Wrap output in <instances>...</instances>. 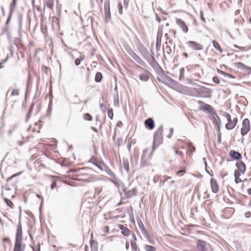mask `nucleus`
<instances>
[{
	"label": "nucleus",
	"mask_w": 251,
	"mask_h": 251,
	"mask_svg": "<svg viewBox=\"0 0 251 251\" xmlns=\"http://www.w3.org/2000/svg\"><path fill=\"white\" fill-rule=\"evenodd\" d=\"M224 116L228 122L226 125V128L228 130L233 129L237 124V118L234 117L233 119H231V116L227 113H225Z\"/></svg>",
	"instance_id": "f257e3e1"
},
{
	"label": "nucleus",
	"mask_w": 251,
	"mask_h": 251,
	"mask_svg": "<svg viewBox=\"0 0 251 251\" xmlns=\"http://www.w3.org/2000/svg\"><path fill=\"white\" fill-rule=\"evenodd\" d=\"M151 152L148 149H145L143 151L141 157V165L145 166L147 164V162L151 158Z\"/></svg>",
	"instance_id": "f03ea898"
},
{
	"label": "nucleus",
	"mask_w": 251,
	"mask_h": 251,
	"mask_svg": "<svg viewBox=\"0 0 251 251\" xmlns=\"http://www.w3.org/2000/svg\"><path fill=\"white\" fill-rule=\"evenodd\" d=\"M242 126L241 129V134L244 136L246 135L250 129V121L249 119H245L242 122Z\"/></svg>",
	"instance_id": "7ed1b4c3"
},
{
	"label": "nucleus",
	"mask_w": 251,
	"mask_h": 251,
	"mask_svg": "<svg viewBox=\"0 0 251 251\" xmlns=\"http://www.w3.org/2000/svg\"><path fill=\"white\" fill-rule=\"evenodd\" d=\"M188 46L194 50H203V46L200 43L195 41H190L187 42Z\"/></svg>",
	"instance_id": "20e7f679"
},
{
	"label": "nucleus",
	"mask_w": 251,
	"mask_h": 251,
	"mask_svg": "<svg viewBox=\"0 0 251 251\" xmlns=\"http://www.w3.org/2000/svg\"><path fill=\"white\" fill-rule=\"evenodd\" d=\"M199 93H200V96L199 97H204V98H210L211 96V94L212 93V90L210 89L207 88H202L200 89Z\"/></svg>",
	"instance_id": "39448f33"
},
{
	"label": "nucleus",
	"mask_w": 251,
	"mask_h": 251,
	"mask_svg": "<svg viewBox=\"0 0 251 251\" xmlns=\"http://www.w3.org/2000/svg\"><path fill=\"white\" fill-rule=\"evenodd\" d=\"M163 126L161 125L158 127L157 130L154 133V140L156 142H159L161 141L162 138V133H163Z\"/></svg>",
	"instance_id": "423d86ee"
},
{
	"label": "nucleus",
	"mask_w": 251,
	"mask_h": 251,
	"mask_svg": "<svg viewBox=\"0 0 251 251\" xmlns=\"http://www.w3.org/2000/svg\"><path fill=\"white\" fill-rule=\"evenodd\" d=\"M176 24L179 26L182 31L186 33L188 31V28L185 22L180 19H176Z\"/></svg>",
	"instance_id": "0eeeda50"
},
{
	"label": "nucleus",
	"mask_w": 251,
	"mask_h": 251,
	"mask_svg": "<svg viewBox=\"0 0 251 251\" xmlns=\"http://www.w3.org/2000/svg\"><path fill=\"white\" fill-rule=\"evenodd\" d=\"M127 52L129 53V54L138 63L142 64L143 61L142 59L139 58L138 55L134 53L133 50L129 48H127L126 50Z\"/></svg>",
	"instance_id": "6e6552de"
},
{
	"label": "nucleus",
	"mask_w": 251,
	"mask_h": 251,
	"mask_svg": "<svg viewBox=\"0 0 251 251\" xmlns=\"http://www.w3.org/2000/svg\"><path fill=\"white\" fill-rule=\"evenodd\" d=\"M210 184L212 192L214 193H217L219 190V186L216 180L214 178H211L210 180Z\"/></svg>",
	"instance_id": "1a4fd4ad"
},
{
	"label": "nucleus",
	"mask_w": 251,
	"mask_h": 251,
	"mask_svg": "<svg viewBox=\"0 0 251 251\" xmlns=\"http://www.w3.org/2000/svg\"><path fill=\"white\" fill-rule=\"evenodd\" d=\"M22 228L21 223H20L17 230L16 241L22 242Z\"/></svg>",
	"instance_id": "9d476101"
},
{
	"label": "nucleus",
	"mask_w": 251,
	"mask_h": 251,
	"mask_svg": "<svg viewBox=\"0 0 251 251\" xmlns=\"http://www.w3.org/2000/svg\"><path fill=\"white\" fill-rule=\"evenodd\" d=\"M145 125L149 129H152L154 127V123L151 118L146 120L145 122Z\"/></svg>",
	"instance_id": "9b49d317"
},
{
	"label": "nucleus",
	"mask_w": 251,
	"mask_h": 251,
	"mask_svg": "<svg viewBox=\"0 0 251 251\" xmlns=\"http://www.w3.org/2000/svg\"><path fill=\"white\" fill-rule=\"evenodd\" d=\"M206 242L200 240L197 244V248L199 251H205Z\"/></svg>",
	"instance_id": "f8f14e48"
},
{
	"label": "nucleus",
	"mask_w": 251,
	"mask_h": 251,
	"mask_svg": "<svg viewBox=\"0 0 251 251\" xmlns=\"http://www.w3.org/2000/svg\"><path fill=\"white\" fill-rule=\"evenodd\" d=\"M229 155L234 159L239 160L241 158V155L238 152L234 150H231L229 152Z\"/></svg>",
	"instance_id": "ddd939ff"
},
{
	"label": "nucleus",
	"mask_w": 251,
	"mask_h": 251,
	"mask_svg": "<svg viewBox=\"0 0 251 251\" xmlns=\"http://www.w3.org/2000/svg\"><path fill=\"white\" fill-rule=\"evenodd\" d=\"M119 227L120 229H121L122 231V233L126 236H128L129 235L130 231L129 229H128L127 227H125L124 226L122 225H119Z\"/></svg>",
	"instance_id": "4468645a"
},
{
	"label": "nucleus",
	"mask_w": 251,
	"mask_h": 251,
	"mask_svg": "<svg viewBox=\"0 0 251 251\" xmlns=\"http://www.w3.org/2000/svg\"><path fill=\"white\" fill-rule=\"evenodd\" d=\"M236 166L239 171L242 173H244L246 170V166L242 161H239L236 163Z\"/></svg>",
	"instance_id": "2eb2a0df"
},
{
	"label": "nucleus",
	"mask_w": 251,
	"mask_h": 251,
	"mask_svg": "<svg viewBox=\"0 0 251 251\" xmlns=\"http://www.w3.org/2000/svg\"><path fill=\"white\" fill-rule=\"evenodd\" d=\"M189 93V95L191 96L199 97L200 96V93H199V91L194 88H190Z\"/></svg>",
	"instance_id": "dca6fc26"
},
{
	"label": "nucleus",
	"mask_w": 251,
	"mask_h": 251,
	"mask_svg": "<svg viewBox=\"0 0 251 251\" xmlns=\"http://www.w3.org/2000/svg\"><path fill=\"white\" fill-rule=\"evenodd\" d=\"M22 242L16 241L13 251H24V249H22Z\"/></svg>",
	"instance_id": "f3484780"
},
{
	"label": "nucleus",
	"mask_w": 251,
	"mask_h": 251,
	"mask_svg": "<svg viewBox=\"0 0 251 251\" xmlns=\"http://www.w3.org/2000/svg\"><path fill=\"white\" fill-rule=\"evenodd\" d=\"M190 88H189L185 86H182L180 87L181 92L184 94L189 95Z\"/></svg>",
	"instance_id": "a211bd4d"
},
{
	"label": "nucleus",
	"mask_w": 251,
	"mask_h": 251,
	"mask_svg": "<svg viewBox=\"0 0 251 251\" xmlns=\"http://www.w3.org/2000/svg\"><path fill=\"white\" fill-rule=\"evenodd\" d=\"M55 0H46V4L47 6L50 9H52L54 7V2Z\"/></svg>",
	"instance_id": "6ab92c4d"
},
{
	"label": "nucleus",
	"mask_w": 251,
	"mask_h": 251,
	"mask_svg": "<svg viewBox=\"0 0 251 251\" xmlns=\"http://www.w3.org/2000/svg\"><path fill=\"white\" fill-rule=\"evenodd\" d=\"M240 174L239 172L235 171L234 172L235 181L236 183L242 182V180L239 178Z\"/></svg>",
	"instance_id": "aec40b11"
},
{
	"label": "nucleus",
	"mask_w": 251,
	"mask_h": 251,
	"mask_svg": "<svg viewBox=\"0 0 251 251\" xmlns=\"http://www.w3.org/2000/svg\"><path fill=\"white\" fill-rule=\"evenodd\" d=\"M213 47L218 50L220 52L222 53L223 51L222 49L221 48L219 44L215 41L213 40L212 41Z\"/></svg>",
	"instance_id": "412c9836"
},
{
	"label": "nucleus",
	"mask_w": 251,
	"mask_h": 251,
	"mask_svg": "<svg viewBox=\"0 0 251 251\" xmlns=\"http://www.w3.org/2000/svg\"><path fill=\"white\" fill-rule=\"evenodd\" d=\"M123 162L125 170L126 171L127 173H128L129 169L128 161L127 160L124 159L123 160Z\"/></svg>",
	"instance_id": "4be33fe9"
},
{
	"label": "nucleus",
	"mask_w": 251,
	"mask_h": 251,
	"mask_svg": "<svg viewBox=\"0 0 251 251\" xmlns=\"http://www.w3.org/2000/svg\"><path fill=\"white\" fill-rule=\"evenodd\" d=\"M124 192L127 197H131L132 195H135L136 192V188H134L131 191H128L127 193L126 192V190H124Z\"/></svg>",
	"instance_id": "5701e85b"
},
{
	"label": "nucleus",
	"mask_w": 251,
	"mask_h": 251,
	"mask_svg": "<svg viewBox=\"0 0 251 251\" xmlns=\"http://www.w3.org/2000/svg\"><path fill=\"white\" fill-rule=\"evenodd\" d=\"M102 77L101 74L100 72H97L95 75V81L98 82H100L101 80Z\"/></svg>",
	"instance_id": "b1692460"
},
{
	"label": "nucleus",
	"mask_w": 251,
	"mask_h": 251,
	"mask_svg": "<svg viewBox=\"0 0 251 251\" xmlns=\"http://www.w3.org/2000/svg\"><path fill=\"white\" fill-rule=\"evenodd\" d=\"M144 249L147 251H155L156 250L155 247L148 245H145Z\"/></svg>",
	"instance_id": "393cba45"
},
{
	"label": "nucleus",
	"mask_w": 251,
	"mask_h": 251,
	"mask_svg": "<svg viewBox=\"0 0 251 251\" xmlns=\"http://www.w3.org/2000/svg\"><path fill=\"white\" fill-rule=\"evenodd\" d=\"M139 77L141 80L144 81H147L149 78V76L145 74L140 75Z\"/></svg>",
	"instance_id": "a878e982"
},
{
	"label": "nucleus",
	"mask_w": 251,
	"mask_h": 251,
	"mask_svg": "<svg viewBox=\"0 0 251 251\" xmlns=\"http://www.w3.org/2000/svg\"><path fill=\"white\" fill-rule=\"evenodd\" d=\"M131 249L132 251H137V245L135 241H131Z\"/></svg>",
	"instance_id": "bb28decb"
},
{
	"label": "nucleus",
	"mask_w": 251,
	"mask_h": 251,
	"mask_svg": "<svg viewBox=\"0 0 251 251\" xmlns=\"http://www.w3.org/2000/svg\"><path fill=\"white\" fill-rule=\"evenodd\" d=\"M19 95V90L18 89H13L11 93L12 96H17Z\"/></svg>",
	"instance_id": "cd10ccee"
},
{
	"label": "nucleus",
	"mask_w": 251,
	"mask_h": 251,
	"mask_svg": "<svg viewBox=\"0 0 251 251\" xmlns=\"http://www.w3.org/2000/svg\"><path fill=\"white\" fill-rule=\"evenodd\" d=\"M83 118L87 121H92V116L88 113H86L83 116Z\"/></svg>",
	"instance_id": "c85d7f7f"
},
{
	"label": "nucleus",
	"mask_w": 251,
	"mask_h": 251,
	"mask_svg": "<svg viewBox=\"0 0 251 251\" xmlns=\"http://www.w3.org/2000/svg\"><path fill=\"white\" fill-rule=\"evenodd\" d=\"M184 72L185 70L184 68H182L180 69L179 79H182L184 77Z\"/></svg>",
	"instance_id": "c756f323"
},
{
	"label": "nucleus",
	"mask_w": 251,
	"mask_h": 251,
	"mask_svg": "<svg viewBox=\"0 0 251 251\" xmlns=\"http://www.w3.org/2000/svg\"><path fill=\"white\" fill-rule=\"evenodd\" d=\"M106 172L111 177H114L115 176L114 173L109 168H107Z\"/></svg>",
	"instance_id": "7c9ffc66"
},
{
	"label": "nucleus",
	"mask_w": 251,
	"mask_h": 251,
	"mask_svg": "<svg viewBox=\"0 0 251 251\" xmlns=\"http://www.w3.org/2000/svg\"><path fill=\"white\" fill-rule=\"evenodd\" d=\"M5 202L6 203V204L10 207H12L13 206V203L10 200H8L7 198H4V199Z\"/></svg>",
	"instance_id": "2f4dec72"
},
{
	"label": "nucleus",
	"mask_w": 251,
	"mask_h": 251,
	"mask_svg": "<svg viewBox=\"0 0 251 251\" xmlns=\"http://www.w3.org/2000/svg\"><path fill=\"white\" fill-rule=\"evenodd\" d=\"M84 58L80 56L79 58H76L75 60V64L76 66L79 65L80 64L81 61L83 60Z\"/></svg>",
	"instance_id": "473e14b6"
},
{
	"label": "nucleus",
	"mask_w": 251,
	"mask_h": 251,
	"mask_svg": "<svg viewBox=\"0 0 251 251\" xmlns=\"http://www.w3.org/2000/svg\"><path fill=\"white\" fill-rule=\"evenodd\" d=\"M188 146L189 147V149L191 151V153L192 154L193 151H195V148L194 147V146L192 145L191 143H189L188 144Z\"/></svg>",
	"instance_id": "72a5a7b5"
},
{
	"label": "nucleus",
	"mask_w": 251,
	"mask_h": 251,
	"mask_svg": "<svg viewBox=\"0 0 251 251\" xmlns=\"http://www.w3.org/2000/svg\"><path fill=\"white\" fill-rule=\"evenodd\" d=\"M22 174V172H19L18 173H16V174H14L13 175H12V176H11L10 177H8L7 179V181H9L10 180L13 179V178H14L15 177H16L19 175H20L21 174Z\"/></svg>",
	"instance_id": "f704fd0d"
},
{
	"label": "nucleus",
	"mask_w": 251,
	"mask_h": 251,
	"mask_svg": "<svg viewBox=\"0 0 251 251\" xmlns=\"http://www.w3.org/2000/svg\"><path fill=\"white\" fill-rule=\"evenodd\" d=\"M138 225H139V226H140L141 230L143 231V232H146V230L143 223L141 222H140V223H138Z\"/></svg>",
	"instance_id": "c9c22d12"
},
{
	"label": "nucleus",
	"mask_w": 251,
	"mask_h": 251,
	"mask_svg": "<svg viewBox=\"0 0 251 251\" xmlns=\"http://www.w3.org/2000/svg\"><path fill=\"white\" fill-rule=\"evenodd\" d=\"M108 115L111 119H113V113L112 109H109L108 110Z\"/></svg>",
	"instance_id": "e433bc0d"
},
{
	"label": "nucleus",
	"mask_w": 251,
	"mask_h": 251,
	"mask_svg": "<svg viewBox=\"0 0 251 251\" xmlns=\"http://www.w3.org/2000/svg\"><path fill=\"white\" fill-rule=\"evenodd\" d=\"M105 19L106 21L109 19L110 18V12L109 11H106L105 12Z\"/></svg>",
	"instance_id": "4c0bfd02"
},
{
	"label": "nucleus",
	"mask_w": 251,
	"mask_h": 251,
	"mask_svg": "<svg viewBox=\"0 0 251 251\" xmlns=\"http://www.w3.org/2000/svg\"><path fill=\"white\" fill-rule=\"evenodd\" d=\"M17 0H13L12 3H11L10 5V8L11 10L12 11V9L14 8L15 6L16 5Z\"/></svg>",
	"instance_id": "58836bf2"
},
{
	"label": "nucleus",
	"mask_w": 251,
	"mask_h": 251,
	"mask_svg": "<svg viewBox=\"0 0 251 251\" xmlns=\"http://www.w3.org/2000/svg\"><path fill=\"white\" fill-rule=\"evenodd\" d=\"M8 58H9L8 56H7L5 59L1 61V62L0 63V69L2 68V64L5 63L8 60Z\"/></svg>",
	"instance_id": "ea45409f"
},
{
	"label": "nucleus",
	"mask_w": 251,
	"mask_h": 251,
	"mask_svg": "<svg viewBox=\"0 0 251 251\" xmlns=\"http://www.w3.org/2000/svg\"><path fill=\"white\" fill-rule=\"evenodd\" d=\"M119 11L120 14H123V6L121 3H119Z\"/></svg>",
	"instance_id": "a19ab883"
},
{
	"label": "nucleus",
	"mask_w": 251,
	"mask_h": 251,
	"mask_svg": "<svg viewBox=\"0 0 251 251\" xmlns=\"http://www.w3.org/2000/svg\"><path fill=\"white\" fill-rule=\"evenodd\" d=\"M212 80L214 83H217V84H218L220 82L218 77H217L216 76L213 77L212 78Z\"/></svg>",
	"instance_id": "79ce46f5"
},
{
	"label": "nucleus",
	"mask_w": 251,
	"mask_h": 251,
	"mask_svg": "<svg viewBox=\"0 0 251 251\" xmlns=\"http://www.w3.org/2000/svg\"><path fill=\"white\" fill-rule=\"evenodd\" d=\"M200 16H201V19L203 22H205V20L203 17V12L202 11H201L200 12Z\"/></svg>",
	"instance_id": "37998d69"
},
{
	"label": "nucleus",
	"mask_w": 251,
	"mask_h": 251,
	"mask_svg": "<svg viewBox=\"0 0 251 251\" xmlns=\"http://www.w3.org/2000/svg\"><path fill=\"white\" fill-rule=\"evenodd\" d=\"M175 153L180 156H181L182 155V152L181 151H178L177 150L175 151Z\"/></svg>",
	"instance_id": "c03bdc74"
},
{
	"label": "nucleus",
	"mask_w": 251,
	"mask_h": 251,
	"mask_svg": "<svg viewBox=\"0 0 251 251\" xmlns=\"http://www.w3.org/2000/svg\"><path fill=\"white\" fill-rule=\"evenodd\" d=\"M238 66L242 67L243 68H246V66L244 64H243L242 63H241V62L238 63Z\"/></svg>",
	"instance_id": "a18cd8bd"
},
{
	"label": "nucleus",
	"mask_w": 251,
	"mask_h": 251,
	"mask_svg": "<svg viewBox=\"0 0 251 251\" xmlns=\"http://www.w3.org/2000/svg\"><path fill=\"white\" fill-rule=\"evenodd\" d=\"M56 182H53L51 184V186H50V188H51V189H54V187H56Z\"/></svg>",
	"instance_id": "49530a36"
},
{
	"label": "nucleus",
	"mask_w": 251,
	"mask_h": 251,
	"mask_svg": "<svg viewBox=\"0 0 251 251\" xmlns=\"http://www.w3.org/2000/svg\"><path fill=\"white\" fill-rule=\"evenodd\" d=\"M234 47L235 48H237V49H239L242 50H244V49H245V47H239V46H238L237 45H234Z\"/></svg>",
	"instance_id": "de8ad7c7"
},
{
	"label": "nucleus",
	"mask_w": 251,
	"mask_h": 251,
	"mask_svg": "<svg viewBox=\"0 0 251 251\" xmlns=\"http://www.w3.org/2000/svg\"><path fill=\"white\" fill-rule=\"evenodd\" d=\"M170 130V134L168 136L169 138L171 137L172 135L173 134L174 129H173V128H171Z\"/></svg>",
	"instance_id": "09e8293b"
},
{
	"label": "nucleus",
	"mask_w": 251,
	"mask_h": 251,
	"mask_svg": "<svg viewBox=\"0 0 251 251\" xmlns=\"http://www.w3.org/2000/svg\"><path fill=\"white\" fill-rule=\"evenodd\" d=\"M8 50L11 53V56H13V51H12V47H8Z\"/></svg>",
	"instance_id": "8fccbe9b"
},
{
	"label": "nucleus",
	"mask_w": 251,
	"mask_h": 251,
	"mask_svg": "<svg viewBox=\"0 0 251 251\" xmlns=\"http://www.w3.org/2000/svg\"><path fill=\"white\" fill-rule=\"evenodd\" d=\"M129 242L128 241H127L126 244V250H127L129 249Z\"/></svg>",
	"instance_id": "3c124183"
},
{
	"label": "nucleus",
	"mask_w": 251,
	"mask_h": 251,
	"mask_svg": "<svg viewBox=\"0 0 251 251\" xmlns=\"http://www.w3.org/2000/svg\"><path fill=\"white\" fill-rule=\"evenodd\" d=\"M132 237L134 239V241H135L136 242V240H137V238L136 237V235H135V233H133L132 235Z\"/></svg>",
	"instance_id": "603ef678"
},
{
	"label": "nucleus",
	"mask_w": 251,
	"mask_h": 251,
	"mask_svg": "<svg viewBox=\"0 0 251 251\" xmlns=\"http://www.w3.org/2000/svg\"><path fill=\"white\" fill-rule=\"evenodd\" d=\"M96 243L95 241H94V240H91L90 241V245H91V246L92 247L94 245V244Z\"/></svg>",
	"instance_id": "864d4df0"
},
{
	"label": "nucleus",
	"mask_w": 251,
	"mask_h": 251,
	"mask_svg": "<svg viewBox=\"0 0 251 251\" xmlns=\"http://www.w3.org/2000/svg\"><path fill=\"white\" fill-rule=\"evenodd\" d=\"M163 178H164L165 180H168V179H170V178H171V177H170V176H163Z\"/></svg>",
	"instance_id": "5fc2aeb1"
},
{
	"label": "nucleus",
	"mask_w": 251,
	"mask_h": 251,
	"mask_svg": "<svg viewBox=\"0 0 251 251\" xmlns=\"http://www.w3.org/2000/svg\"><path fill=\"white\" fill-rule=\"evenodd\" d=\"M185 173V171L183 170H181L180 171H179L177 172H176V174L177 175H179L180 173Z\"/></svg>",
	"instance_id": "6e6d98bb"
},
{
	"label": "nucleus",
	"mask_w": 251,
	"mask_h": 251,
	"mask_svg": "<svg viewBox=\"0 0 251 251\" xmlns=\"http://www.w3.org/2000/svg\"><path fill=\"white\" fill-rule=\"evenodd\" d=\"M247 192L249 195H251V188H249L247 190Z\"/></svg>",
	"instance_id": "4d7b16f0"
},
{
	"label": "nucleus",
	"mask_w": 251,
	"mask_h": 251,
	"mask_svg": "<svg viewBox=\"0 0 251 251\" xmlns=\"http://www.w3.org/2000/svg\"><path fill=\"white\" fill-rule=\"evenodd\" d=\"M17 143H18V144L19 146H22V145L24 144V142H22V141H18V142H17Z\"/></svg>",
	"instance_id": "13d9d810"
},
{
	"label": "nucleus",
	"mask_w": 251,
	"mask_h": 251,
	"mask_svg": "<svg viewBox=\"0 0 251 251\" xmlns=\"http://www.w3.org/2000/svg\"><path fill=\"white\" fill-rule=\"evenodd\" d=\"M91 128L96 132H98V130L96 127H92Z\"/></svg>",
	"instance_id": "bf43d9fd"
},
{
	"label": "nucleus",
	"mask_w": 251,
	"mask_h": 251,
	"mask_svg": "<svg viewBox=\"0 0 251 251\" xmlns=\"http://www.w3.org/2000/svg\"><path fill=\"white\" fill-rule=\"evenodd\" d=\"M124 4H125L126 6H127V5H128V2H127V1H126V0H124Z\"/></svg>",
	"instance_id": "052dcab7"
},
{
	"label": "nucleus",
	"mask_w": 251,
	"mask_h": 251,
	"mask_svg": "<svg viewBox=\"0 0 251 251\" xmlns=\"http://www.w3.org/2000/svg\"><path fill=\"white\" fill-rule=\"evenodd\" d=\"M100 107H101V108H102L103 107H105V106L104 104H103V103H101V104H100Z\"/></svg>",
	"instance_id": "680f3d73"
},
{
	"label": "nucleus",
	"mask_w": 251,
	"mask_h": 251,
	"mask_svg": "<svg viewBox=\"0 0 251 251\" xmlns=\"http://www.w3.org/2000/svg\"><path fill=\"white\" fill-rule=\"evenodd\" d=\"M183 55L186 57H188V55L186 53H183Z\"/></svg>",
	"instance_id": "e2e57ef3"
},
{
	"label": "nucleus",
	"mask_w": 251,
	"mask_h": 251,
	"mask_svg": "<svg viewBox=\"0 0 251 251\" xmlns=\"http://www.w3.org/2000/svg\"><path fill=\"white\" fill-rule=\"evenodd\" d=\"M218 142L219 143H220V142H221V136H219V137L218 138Z\"/></svg>",
	"instance_id": "0e129e2a"
},
{
	"label": "nucleus",
	"mask_w": 251,
	"mask_h": 251,
	"mask_svg": "<svg viewBox=\"0 0 251 251\" xmlns=\"http://www.w3.org/2000/svg\"><path fill=\"white\" fill-rule=\"evenodd\" d=\"M7 240H8V239H6V238H4V239H3V241H4V242H5V241H7Z\"/></svg>",
	"instance_id": "69168bd1"
},
{
	"label": "nucleus",
	"mask_w": 251,
	"mask_h": 251,
	"mask_svg": "<svg viewBox=\"0 0 251 251\" xmlns=\"http://www.w3.org/2000/svg\"><path fill=\"white\" fill-rule=\"evenodd\" d=\"M12 132V130H10L9 131V134H11Z\"/></svg>",
	"instance_id": "338daca9"
},
{
	"label": "nucleus",
	"mask_w": 251,
	"mask_h": 251,
	"mask_svg": "<svg viewBox=\"0 0 251 251\" xmlns=\"http://www.w3.org/2000/svg\"><path fill=\"white\" fill-rule=\"evenodd\" d=\"M249 205L251 206V199L249 202Z\"/></svg>",
	"instance_id": "774afa93"
}]
</instances>
